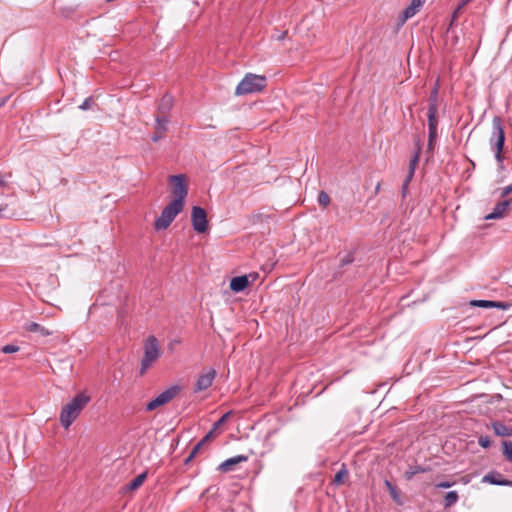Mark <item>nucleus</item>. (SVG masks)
Masks as SVG:
<instances>
[{"mask_svg":"<svg viewBox=\"0 0 512 512\" xmlns=\"http://www.w3.org/2000/svg\"><path fill=\"white\" fill-rule=\"evenodd\" d=\"M502 445H503V455L509 462H512V442L504 440L502 442Z\"/></svg>","mask_w":512,"mask_h":512,"instance_id":"29","label":"nucleus"},{"mask_svg":"<svg viewBox=\"0 0 512 512\" xmlns=\"http://www.w3.org/2000/svg\"><path fill=\"white\" fill-rule=\"evenodd\" d=\"M8 183L5 177H0V187H7Z\"/></svg>","mask_w":512,"mask_h":512,"instance_id":"44","label":"nucleus"},{"mask_svg":"<svg viewBox=\"0 0 512 512\" xmlns=\"http://www.w3.org/2000/svg\"><path fill=\"white\" fill-rule=\"evenodd\" d=\"M429 105L428 109L435 108V111H438V88L434 87V89L430 92V96L428 99Z\"/></svg>","mask_w":512,"mask_h":512,"instance_id":"27","label":"nucleus"},{"mask_svg":"<svg viewBox=\"0 0 512 512\" xmlns=\"http://www.w3.org/2000/svg\"><path fill=\"white\" fill-rule=\"evenodd\" d=\"M93 103V98L90 96V97H87L83 102L82 104L79 106V108L81 110H88L91 105Z\"/></svg>","mask_w":512,"mask_h":512,"instance_id":"35","label":"nucleus"},{"mask_svg":"<svg viewBox=\"0 0 512 512\" xmlns=\"http://www.w3.org/2000/svg\"><path fill=\"white\" fill-rule=\"evenodd\" d=\"M478 443L483 448H489L491 446V440L489 436H480L478 438Z\"/></svg>","mask_w":512,"mask_h":512,"instance_id":"34","label":"nucleus"},{"mask_svg":"<svg viewBox=\"0 0 512 512\" xmlns=\"http://www.w3.org/2000/svg\"><path fill=\"white\" fill-rule=\"evenodd\" d=\"M249 285V276L246 275L234 277L230 281V289L235 293L244 291Z\"/></svg>","mask_w":512,"mask_h":512,"instance_id":"17","label":"nucleus"},{"mask_svg":"<svg viewBox=\"0 0 512 512\" xmlns=\"http://www.w3.org/2000/svg\"><path fill=\"white\" fill-rule=\"evenodd\" d=\"M512 193V184L504 187L501 191V197H506Z\"/></svg>","mask_w":512,"mask_h":512,"instance_id":"40","label":"nucleus"},{"mask_svg":"<svg viewBox=\"0 0 512 512\" xmlns=\"http://www.w3.org/2000/svg\"><path fill=\"white\" fill-rule=\"evenodd\" d=\"M1 351L5 354H11L19 351V347L13 344H8L3 346Z\"/></svg>","mask_w":512,"mask_h":512,"instance_id":"33","label":"nucleus"},{"mask_svg":"<svg viewBox=\"0 0 512 512\" xmlns=\"http://www.w3.org/2000/svg\"><path fill=\"white\" fill-rule=\"evenodd\" d=\"M422 151V144L421 141L418 139L415 143V152L412 155L410 162H409V171H408V181H411L414 177L415 170L418 166L420 155Z\"/></svg>","mask_w":512,"mask_h":512,"instance_id":"14","label":"nucleus"},{"mask_svg":"<svg viewBox=\"0 0 512 512\" xmlns=\"http://www.w3.org/2000/svg\"><path fill=\"white\" fill-rule=\"evenodd\" d=\"M191 220L193 229L198 233H205L208 229V221L206 211L199 207L194 206L191 212Z\"/></svg>","mask_w":512,"mask_h":512,"instance_id":"8","label":"nucleus"},{"mask_svg":"<svg viewBox=\"0 0 512 512\" xmlns=\"http://www.w3.org/2000/svg\"><path fill=\"white\" fill-rule=\"evenodd\" d=\"M161 351L158 339L151 335L144 343V355L141 360V366L139 370L140 376L146 374V372L152 367V365L160 358Z\"/></svg>","mask_w":512,"mask_h":512,"instance_id":"2","label":"nucleus"},{"mask_svg":"<svg viewBox=\"0 0 512 512\" xmlns=\"http://www.w3.org/2000/svg\"><path fill=\"white\" fill-rule=\"evenodd\" d=\"M25 329L28 332H38L42 336H49L52 334V332H50L48 329H46L45 327L41 326L40 324H38L36 322L27 323L25 325Z\"/></svg>","mask_w":512,"mask_h":512,"instance_id":"22","label":"nucleus"},{"mask_svg":"<svg viewBox=\"0 0 512 512\" xmlns=\"http://www.w3.org/2000/svg\"><path fill=\"white\" fill-rule=\"evenodd\" d=\"M380 187H381V184L380 183H377L376 187H375V194H378L379 191H380Z\"/></svg>","mask_w":512,"mask_h":512,"instance_id":"45","label":"nucleus"},{"mask_svg":"<svg viewBox=\"0 0 512 512\" xmlns=\"http://www.w3.org/2000/svg\"><path fill=\"white\" fill-rule=\"evenodd\" d=\"M411 181H408V176H406V179L405 181L403 182V185H402V196L405 197L406 196V193H407V188H408V185Z\"/></svg>","mask_w":512,"mask_h":512,"instance_id":"41","label":"nucleus"},{"mask_svg":"<svg viewBox=\"0 0 512 512\" xmlns=\"http://www.w3.org/2000/svg\"><path fill=\"white\" fill-rule=\"evenodd\" d=\"M470 305L473 307L498 308L501 310H508L511 306V304L508 302L490 300H472L470 301Z\"/></svg>","mask_w":512,"mask_h":512,"instance_id":"12","label":"nucleus"},{"mask_svg":"<svg viewBox=\"0 0 512 512\" xmlns=\"http://www.w3.org/2000/svg\"><path fill=\"white\" fill-rule=\"evenodd\" d=\"M384 485L387 488V490L389 491V494H390L392 500L397 505L402 506L404 504V501L402 499L400 490L395 485H393L389 480H385Z\"/></svg>","mask_w":512,"mask_h":512,"instance_id":"18","label":"nucleus"},{"mask_svg":"<svg viewBox=\"0 0 512 512\" xmlns=\"http://www.w3.org/2000/svg\"><path fill=\"white\" fill-rule=\"evenodd\" d=\"M7 98H3L2 100H0V107H2L5 102H6Z\"/></svg>","mask_w":512,"mask_h":512,"instance_id":"46","label":"nucleus"},{"mask_svg":"<svg viewBox=\"0 0 512 512\" xmlns=\"http://www.w3.org/2000/svg\"><path fill=\"white\" fill-rule=\"evenodd\" d=\"M168 123L169 118H165V116H155V132L151 137L153 142H158L165 137Z\"/></svg>","mask_w":512,"mask_h":512,"instance_id":"10","label":"nucleus"},{"mask_svg":"<svg viewBox=\"0 0 512 512\" xmlns=\"http://www.w3.org/2000/svg\"><path fill=\"white\" fill-rule=\"evenodd\" d=\"M317 201L318 204L325 209L330 204L331 199L328 193L322 190L318 194Z\"/></svg>","mask_w":512,"mask_h":512,"instance_id":"28","label":"nucleus"},{"mask_svg":"<svg viewBox=\"0 0 512 512\" xmlns=\"http://www.w3.org/2000/svg\"><path fill=\"white\" fill-rule=\"evenodd\" d=\"M90 400L91 397L89 395L85 392H80L69 403L64 405L60 413L61 425L66 429L69 428Z\"/></svg>","mask_w":512,"mask_h":512,"instance_id":"1","label":"nucleus"},{"mask_svg":"<svg viewBox=\"0 0 512 512\" xmlns=\"http://www.w3.org/2000/svg\"><path fill=\"white\" fill-rule=\"evenodd\" d=\"M505 143V132L502 119L495 116L492 120V131L489 139V144L492 150L495 151V158L497 162H503V147Z\"/></svg>","mask_w":512,"mask_h":512,"instance_id":"3","label":"nucleus"},{"mask_svg":"<svg viewBox=\"0 0 512 512\" xmlns=\"http://www.w3.org/2000/svg\"><path fill=\"white\" fill-rule=\"evenodd\" d=\"M266 87V77L247 73L235 89L237 96L261 92Z\"/></svg>","mask_w":512,"mask_h":512,"instance_id":"4","label":"nucleus"},{"mask_svg":"<svg viewBox=\"0 0 512 512\" xmlns=\"http://www.w3.org/2000/svg\"><path fill=\"white\" fill-rule=\"evenodd\" d=\"M172 107L173 97L169 94H165L160 100L156 116H165V118H169V112Z\"/></svg>","mask_w":512,"mask_h":512,"instance_id":"16","label":"nucleus"},{"mask_svg":"<svg viewBox=\"0 0 512 512\" xmlns=\"http://www.w3.org/2000/svg\"><path fill=\"white\" fill-rule=\"evenodd\" d=\"M204 446V444L199 441L192 449L191 453L189 454V456L186 458L185 460V463H189L198 453L199 451L202 449V447Z\"/></svg>","mask_w":512,"mask_h":512,"instance_id":"30","label":"nucleus"},{"mask_svg":"<svg viewBox=\"0 0 512 512\" xmlns=\"http://www.w3.org/2000/svg\"><path fill=\"white\" fill-rule=\"evenodd\" d=\"M512 204V199L503 200L496 204L493 211L485 216V219H499L502 218L508 211V208Z\"/></svg>","mask_w":512,"mask_h":512,"instance_id":"13","label":"nucleus"},{"mask_svg":"<svg viewBox=\"0 0 512 512\" xmlns=\"http://www.w3.org/2000/svg\"><path fill=\"white\" fill-rule=\"evenodd\" d=\"M349 472L346 468L345 464H342L341 469L335 474L333 479V484L339 486L344 484L345 480L348 478Z\"/></svg>","mask_w":512,"mask_h":512,"instance_id":"24","label":"nucleus"},{"mask_svg":"<svg viewBox=\"0 0 512 512\" xmlns=\"http://www.w3.org/2000/svg\"><path fill=\"white\" fill-rule=\"evenodd\" d=\"M146 478H147V472H143V473L137 475L133 480H131L127 484L126 489L128 491H135V490H137L138 488H140L142 486V484L144 483Z\"/></svg>","mask_w":512,"mask_h":512,"instance_id":"20","label":"nucleus"},{"mask_svg":"<svg viewBox=\"0 0 512 512\" xmlns=\"http://www.w3.org/2000/svg\"><path fill=\"white\" fill-rule=\"evenodd\" d=\"M437 139V130H428L429 142H435Z\"/></svg>","mask_w":512,"mask_h":512,"instance_id":"39","label":"nucleus"},{"mask_svg":"<svg viewBox=\"0 0 512 512\" xmlns=\"http://www.w3.org/2000/svg\"><path fill=\"white\" fill-rule=\"evenodd\" d=\"M429 471V468L428 467H423L421 465H415V466H410L404 473V477L407 481H410L413 479V477L416 475V474H419V473H425V472H428Z\"/></svg>","mask_w":512,"mask_h":512,"instance_id":"21","label":"nucleus"},{"mask_svg":"<svg viewBox=\"0 0 512 512\" xmlns=\"http://www.w3.org/2000/svg\"><path fill=\"white\" fill-rule=\"evenodd\" d=\"M455 484V482H450V481H442V482H439L435 485L436 488H441V489H446V488H450L452 487L453 485Z\"/></svg>","mask_w":512,"mask_h":512,"instance_id":"37","label":"nucleus"},{"mask_svg":"<svg viewBox=\"0 0 512 512\" xmlns=\"http://www.w3.org/2000/svg\"><path fill=\"white\" fill-rule=\"evenodd\" d=\"M435 142H429L427 143V151L432 152L434 150Z\"/></svg>","mask_w":512,"mask_h":512,"instance_id":"43","label":"nucleus"},{"mask_svg":"<svg viewBox=\"0 0 512 512\" xmlns=\"http://www.w3.org/2000/svg\"><path fill=\"white\" fill-rule=\"evenodd\" d=\"M248 461V456L246 455H237L231 457L225 461H223L218 467L217 470L222 473H228L235 470L236 465L242 462Z\"/></svg>","mask_w":512,"mask_h":512,"instance_id":"11","label":"nucleus"},{"mask_svg":"<svg viewBox=\"0 0 512 512\" xmlns=\"http://www.w3.org/2000/svg\"><path fill=\"white\" fill-rule=\"evenodd\" d=\"M419 10L409 5L404 9L400 16L401 24H404L408 19L412 18Z\"/></svg>","mask_w":512,"mask_h":512,"instance_id":"26","label":"nucleus"},{"mask_svg":"<svg viewBox=\"0 0 512 512\" xmlns=\"http://www.w3.org/2000/svg\"><path fill=\"white\" fill-rule=\"evenodd\" d=\"M180 392L178 385H173L160 393L157 397L147 403L146 411H153L156 408L169 403Z\"/></svg>","mask_w":512,"mask_h":512,"instance_id":"7","label":"nucleus"},{"mask_svg":"<svg viewBox=\"0 0 512 512\" xmlns=\"http://www.w3.org/2000/svg\"><path fill=\"white\" fill-rule=\"evenodd\" d=\"M438 111H435V108L428 109L427 111V119H428V130H437L438 127Z\"/></svg>","mask_w":512,"mask_h":512,"instance_id":"23","label":"nucleus"},{"mask_svg":"<svg viewBox=\"0 0 512 512\" xmlns=\"http://www.w3.org/2000/svg\"><path fill=\"white\" fill-rule=\"evenodd\" d=\"M169 180L172 184V193L174 195V199L171 202L184 207L185 198L188 194V186L186 183L185 175H172L170 176Z\"/></svg>","mask_w":512,"mask_h":512,"instance_id":"6","label":"nucleus"},{"mask_svg":"<svg viewBox=\"0 0 512 512\" xmlns=\"http://www.w3.org/2000/svg\"><path fill=\"white\" fill-rule=\"evenodd\" d=\"M492 427L494 430V433L498 436H510L512 437V428L506 426L504 423L500 421H496L492 423Z\"/></svg>","mask_w":512,"mask_h":512,"instance_id":"19","label":"nucleus"},{"mask_svg":"<svg viewBox=\"0 0 512 512\" xmlns=\"http://www.w3.org/2000/svg\"><path fill=\"white\" fill-rule=\"evenodd\" d=\"M459 500L458 493L456 491H449L444 497V507L449 508L456 504Z\"/></svg>","mask_w":512,"mask_h":512,"instance_id":"25","label":"nucleus"},{"mask_svg":"<svg viewBox=\"0 0 512 512\" xmlns=\"http://www.w3.org/2000/svg\"><path fill=\"white\" fill-rule=\"evenodd\" d=\"M216 370L209 369L206 373L200 374L194 386V392H201L207 390L213 383L216 377Z\"/></svg>","mask_w":512,"mask_h":512,"instance_id":"9","label":"nucleus"},{"mask_svg":"<svg viewBox=\"0 0 512 512\" xmlns=\"http://www.w3.org/2000/svg\"><path fill=\"white\" fill-rule=\"evenodd\" d=\"M231 413H232V412H231V411H229V412L225 413L224 415H222V416H221V417H220V418H219V419H218V420L213 424V426H212L213 431H215V432H216V430H217L220 426H222V425L227 421V419L229 418V416L231 415Z\"/></svg>","mask_w":512,"mask_h":512,"instance_id":"31","label":"nucleus"},{"mask_svg":"<svg viewBox=\"0 0 512 512\" xmlns=\"http://www.w3.org/2000/svg\"><path fill=\"white\" fill-rule=\"evenodd\" d=\"M354 261V252L347 253L344 257L340 260V267H344L348 264H351Z\"/></svg>","mask_w":512,"mask_h":512,"instance_id":"32","label":"nucleus"},{"mask_svg":"<svg viewBox=\"0 0 512 512\" xmlns=\"http://www.w3.org/2000/svg\"><path fill=\"white\" fill-rule=\"evenodd\" d=\"M184 207L170 202L161 212V215L154 221V229L161 231L167 229L176 216L183 210Z\"/></svg>","mask_w":512,"mask_h":512,"instance_id":"5","label":"nucleus"},{"mask_svg":"<svg viewBox=\"0 0 512 512\" xmlns=\"http://www.w3.org/2000/svg\"><path fill=\"white\" fill-rule=\"evenodd\" d=\"M426 2V0H411L410 5L412 7H415L416 9L420 10V8L423 6V4Z\"/></svg>","mask_w":512,"mask_h":512,"instance_id":"38","label":"nucleus"},{"mask_svg":"<svg viewBox=\"0 0 512 512\" xmlns=\"http://www.w3.org/2000/svg\"><path fill=\"white\" fill-rule=\"evenodd\" d=\"M483 482L499 486H512V481L504 479L503 475L499 472L492 471L483 477Z\"/></svg>","mask_w":512,"mask_h":512,"instance_id":"15","label":"nucleus"},{"mask_svg":"<svg viewBox=\"0 0 512 512\" xmlns=\"http://www.w3.org/2000/svg\"><path fill=\"white\" fill-rule=\"evenodd\" d=\"M248 276H249L250 284L253 283L254 281H256L257 278H258V274L257 273H251Z\"/></svg>","mask_w":512,"mask_h":512,"instance_id":"42","label":"nucleus"},{"mask_svg":"<svg viewBox=\"0 0 512 512\" xmlns=\"http://www.w3.org/2000/svg\"><path fill=\"white\" fill-rule=\"evenodd\" d=\"M215 437V431L211 429L200 441L205 445Z\"/></svg>","mask_w":512,"mask_h":512,"instance_id":"36","label":"nucleus"}]
</instances>
